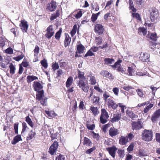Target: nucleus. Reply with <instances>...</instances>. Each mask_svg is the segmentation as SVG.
<instances>
[{
  "instance_id": "53",
  "label": "nucleus",
  "mask_w": 160,
  "mask_h": 160,
  "mask_svg": "<svg viewBox=\"0 0 160 160\" xmlns=\"http://www.w3.org/2000/svg\"><path fill=\"white\" fill-rule=\"evenodd\" d=\"M136 92L138 94L140 97H143L144 96V94L143 91L140 89H138L136 90Z\"/></svg>"
},
{
  "instance_id": "56",
  "label": "nucleus",
  "mask_w": 160,
  "mask_h": 160,
  "mask_svg": "<svg viewBox=\"0 0 160 160\" xmlns=\"http://www.w3.org/2000/svg\"><path fill=\"white\" fill-rule=\"evenodd\" d=\"M92 50H91V49H90L87 53L86 54H85L84 57H87L88 56H92L93 55H94V54L92 52Z\"/></svg>"
},
{
  "instance_id": "11",
  "label": "nucleus",
  "mask_w": 160,
  "mask_h": 160,
  "mask_svg": "<svg viewBox=\"0 0 160 160\" xmlns=\"http://www.w3.org/2000/svg\"><path fill=\"white\" fill-rule=\"evenodd\" d=\"M19 26L21 27V28L23 32H27L28 28V25L27 21L24 20H22L21 21Z\"/></svg>"
},
{
  "instance_id": "58",
  "label": "nucleus",
  "mask_w": 160,
  "mask_h": 160,
  "mask_svg": "<svg viewBox=\"0 0 160 160\" xmlns=\"http://www.w3.org/2000/svg\"><path fill=\"white\" fill-rule=\"evenodd\" d=\"M23 55L21 54L20 55L18 56L17 57L14 58V59L15 61H19L21 59H22L23 58Z\"/></svg>"
},
{
  "instance_id": "20",
  "label": "nucleus",
  "mask_w": 160,
  "mask_h": 160,
  "mask_svg": "<svg viewBox=\"0 0 160 160\" xmlns=\"http://www.w3.org/2000/svg\"><path fill=\"white\" fill-rule=\"evenodd\" d=\"M65 39L64 41V45L65 47L68 46L70 44L71 38L68 34H65Z\"/></svg>"
},
{
  "instance_id": "54",
  "label": "nucleus",
  "mask_w": 160,
  "mask_h": 160,
  "mask_svg": "<svg viewBox=\"0 0 160 160\" xmlns=\"http://www.w3.org/2000/svg\"><path fill=\"white\" fill-rule=\"evenodd\" d=\"M87 128L91 130H93L95 128V125L94 124H87Z\"/></svg>"
},
{
  "instance_id": "44",
  "label": "nucleus",
  "mask_w": 160,
  "mask_h": 160,
  "mask_svg": "<svg viewBox=\"0 0 160 160\" xmlns=\"http://www.w3.org/2000/svg\"><path fill=\"white\" fill-rule=\"evenodd\" d=\"M128 72L129 75L132 76L134 75V70L132 67H128Z\"/></svg>"
},
{
  "instance_id": "22",
  "label": "nucleus",
  "mask_w": 160,
  "mask_h": 160,
  "mask_svg": "<svg viewBox=\"0 0 160 160\" xmlns=\"http://www.w3.org/2000/svg\"><path fill=\"white\" fill-rule=\"evenodd\" d=\"M128 142L127 137L121 136L119 140V143L121 145H124Z\"/></svg>"
},
{
  "instance_id": "46",
  "label": "nucleus",
  "mask_w": 160,
  "mask_h": 160,
  "mask_svg": "<svg viewBox=\"0 0 160 160\" xmlns=\"http://www.w3.org/2000/svg\"><path fill=\"white\" fill-rule=\"evenodd\" d=\"M95 41L97 42V45H99L101 44L102 42V38L100 37H96L95 38Z\"/></svg>"
},
{
  "instance_id": "36",
  "label": "nucleus",
  "mask_w": 160,
  "mask_h": 160,
  "mask_svg": "<svg viewBox=\"0 0 160 160\" xmlns=\"http://www.w3.org/2000/svg\"><path fill=\"white\" fill-rule=\"evenodd\" d=\"M90 109L92 111L93 114L95 115H97L99 112L97 107H91L90 108Z\"/></svg>"
},
{
  "instance_id": "19",
  "label": "nucleus",
  "mask_w": 160,
  "mask_h": 160,
  "mask_svg": "<svg viewBox=\"0 0 160 160\" xmlns=\"http://www.w3.org/2000/svg\"><path fill=\"white\" fill-rule=\"evenodd\" d=\"M88 79L89 80L92 85H95L96 83V79L95 77L92 76L90 73H88L87 75Z\"/></svg>"
},
{
  "instance_id": "63",
  "label": "nucleus",
  "mask_w": 160,
  "mask_h": 160,
  "mask_svg": "<svg viewBox=\"0 0 160 160\" xmlns=\"http://www.w3.org/2000/svg\"><path fill=\"white\" fill-rule=\"evenodd\" d=\"M98 17L96 14L94 13L92 14L91 18L92 21V22H94L97 19Z\"/></svg>"
},
{
  "instance_id": "16",
  "label": "nucleus",
  "mask_w": 160,
  "mask_h": 160,
  "mask_svg": "<svg viewBox=\"0 0 160 160\" xmlns=\"http://www.w3.org/2000/svg\"><path fill=\"white\" fill-rule=\"evenodd\" d=\"M33 87L34 90L37 92L41 91V89L43 87L41 84L38 82H34Z\"/></svg>"
},
{
  "instance_id": "2",
  "label": "nucleus",
  "mask_w": 160,
  "mask_h": 160,
  "mask_svg": "<svg viewBox=\"0 0 160 160\" xmlns=\"http://www.w3.org/2000/svg\"><path fill=\"white\" fill-rule=\"evenodd\" d=\"M122 62V61L121 60H119L115 63L114 65H111V67L114 69H116L122 74H125L127 73L126 69L125 68H123L120 65V63Z\"/></svg>"
},
{
  "instance_id": "57",
  "label": "nucleus",
  "mask_w": 160,
  "mask_h": 160,
  "mask_svg": "<svg viewBox=\"0 0 160 160\" xmlns=\"http://www.w3.org/2000/svg\"><path fill=\"white\" fill-rule=\"evenodd\" d=\"M134 147V145L133 143H131L130 145L128 146L127 149V151L130 152L132 151L133 150Z\"/></svg>"
},
{
  "instance_id": "12",
  "label": "nucleus",
  "mask_w": 160,
  "mask_h": 160,
  "mask_svg": "<svg viewBox=\"0 0 160 160\" xmlns=\"http://www.w3.org/2000/svg\"><path fill=\"white\" fill-rule=\"evenodd\" d=\"M95 32L99 34H102L103 32L104 28L103 26L99 24H96L95 26Z\"/></svg>"
},
{
  "instance_id": "45",
  "label": "nucleus",
  "mask_w": 160,
  "mask_h": 160,
  "mask_svg": "<svg viewBox=\"0 0 160 160\" xmlns=\"http://www.w3.org/2000/svg\"><path fill=\"white\" fill-rule=\"evenodd\" d=\"M40 62L42 65L45 68L48 67V64L46 60L44 59L41 60Z\"/></svg>"
},
{
  "instance_id": "64",
  "label": "nucleus",
  "mask_w": 160,
  "mask_h": 160,
  "mask_svg": "<svg viewBox=\"0 0 160 160\" xmlns=\"http://www.w3.org/2000/svg\"><path fill=\"white\" fill-rule=\"evenodd\" d=\"M122 88L126 91H128L129 90L132 88V87L129 86L128 85H125L124 86H122Z\"/></svg>"
},
{
  "instance_id": "47",
  "label": "nucleus",
  "mask_w": 160,
  "mask_h": 160,
  "mask_svg": "<svg viewBox=\"0 0 160 160\" xmlns=\"http://www.w3.org/2000/svg\"><path fill=\"white\" fill-rule=\"evenodd\" d=\"M103 97L105 102L107 101V99H108L110 97V95L107 92H105L103 95Z\"/></svg>"
},
{
  "instance_id": "13",
  "label": "nucleus",
  "mask_w": 160,
  "mask_h": 160,
  "mask_svg": "<svg viewBox=\"0 0 160 160\" xmlns=\"http://www.w3.org/2000/svg\"><path fill=\"white\" fill-rule=\"evenodd\" d=\"M109 134L112 137L119 134V130L114 127L111 128L109 131Z\"/></svg>"
},
{
  "instance_id": "42",
  "label": "nucleus",
  "mask_w": 160,
  "mask_h": 160,
  "mask_svg": "<svg viewBox=\"0 0 160 160\" xmlns=\"http://www.w3.org/2000/svg\"><path fill=\"white\" fill-rule=\"evenodd\" d=\"M153 106L152 104H150L149 105L146 107L144 109L143 112L144 113H146Z\"/></svg>"
},
{
  "instance_id": "61",
  "label": "nucleus",
  "mask_w": 160,
  "mask_h": 160,
  "mask_svg": "<svg viewBox=\"0 0 160 160\" xmlns=\"http://www.w3.org/2000/svg\"><path fill=\"white\" fill-rule=\"evenodd\" d=\"M14 127L15 130V133L17 134L18 133V123H15L14 125Z\"/></svg>"
},
{
  "instance_id": "48",
  "label": "nucleus",
  "mask_w": 160,
  "mask_h": 160,
  "mask_svg": "<svg viewBox=\"0 0 160 160\" xmlns=\"http://www.w3.org/2000/svg\"><path fill=\"white\" fill-rule=\"evenodd\" d=\"M118 153L119 156L121 158H123L124 156V150H118Z\"/></svg>"
},
{
  "instance_id": "1",
  "label": "nucleus",
  "mask_w": 160,
  "mask_h": 160,
  "mask_svg": "<svg viewBox=\"0 0 160 160\" xmlns=\"http://www.w3.org/2000/svg\"><path fill=\"white\" fill-rule=\"evenodd\" d=\"M153 132L152 130L145 129L142 134V138L144 141L149 142L152 139Z\"/></svg>"
},
{
  "instance_id": "52",
  "label": "nucleus",
  "mask_w": 160,
  "mask_h": 160,
  "mask_svg": "<svg viewBox=\"0 0 160 160\" xmlns=\"http://www.w3.org/2000/svg\"><path fill=\"white\" fill-rule=\"evenodd\" d=\"M5 52L7 54H12L13 53V50L12 48L9 47L5 50Z\"/></svg>"
},
{
  "instance_id": "24",
  "label": "nucleus",
  "mask_w": 160,
  "mask_h": 160,
  "mask_svg": "<svg viewBox=\"0 0 160 160\" xmlns=\"http://www.w3.org/2000/svg\"><path fill=\"white\" fill-rule=\"evenodd\" d=\"M38 92V93L36 95V99L37 100L40 101L43 99V97L44 96V91L43 90H41Z\"/></svg>"
},
{
  "instance_id": "32",
  "label": "nucleus",
  "mask_w": 160,
  "mask_h": 160,
  "mask_svg": "<svg viewBox=\"0 0 160 160\" xmlns=\"http://www.w3.org/2000/svg\"><path fill=\"white\" fill-rule=\"evenodd\" d=\"M10 68V72L12 75L14 74L15 73V70L16 68L14 65L12 63L10 64L9 66Z\"/></svg>"
},
{
  "instance_id": "30",
  "label": "nucleus",
  "mask_w": 160,
  "mask_h": 160,
  "mask_svg": "<svg viewBox=\"0 0 160 160\" xmlns=\"http://www.w3.org/2000/svg\"><path fill=\"white\" fill-rule=\"evenodd\" d=\"M37 79L38 78L37 77L33 75H28L27 76V82L28 83L34 80Z\"/></svg>"
},
{
  "instance_id": "35",
  "label": "nucleus",
  "mask_w": 160,
  "mask_h": 160,
  "mask_svg": "<svg viewBox=\"0 0 160 160\" xmlns=\"http://www.w3.org/2000/svg\"><path fill=\"white\" fill-rule=\"evenodd\" d=\"M73 81V78L71 77H69L68 79L66 82V86L67 88L69 87L72 85Z\"/></svg>"
},
{
  "instance_id": "28",
  "label": "nucleus",
  "mask_w": 160,
  "mask_h": 160,
  "mask_svg": "<svg viewBox=\"0 0 160 160\" xmlns=\"http://www.w3.org/2000/svg\"><path fill=\"white\" fill-rule=\"evenodd\" d=\"M60 15L59 10H58L56 11L55 13H53L51 14L50 17V20L52 21L56 18L57 17H58Z\"/></svg>"
},
{
  "instance_id": "18",
  "label": "nucleus",
  "mask_w": 160,
  "mask_h": 160,
  "mask_svg": "<svg viewBox=\"0 0 160 160\" xmlns=\"http://www.w3.org/2000/svg\"><path fill=\"white\" fill-rule=\"evenodd\" d=\"M160 116V110H157L153 114L152 118V122H155L159 118Z\"/></svg>"
},
{
  "instance_id": "37",
  "label": "nucleus",
  "mask_w": 160,
  "mask_h": 160,
  "mask_svg": "<svg viewBox=\"0 0 160 160\" xmlns=\"http://www.w3.org/2000/svg\"><path fill=\"white\" fill-rule=\"evenodd\" d=\"M104 61L105 64L107 65L112 64L114 62L113 59L109 58H105L104 60Z\"/></svg>"
},
{
  "instance_id": "4",
  "label": "nucleus",
  "mask_w": 160,
  "mask_h": 160,
  "mask_svg": "<svg viewBox=\"0 0 160 160\" xmlns=\"http://www.w3.org/2000/svg\"><path fill=\"white\" fill-rule=\"evenodd\" d=\"M101 115L100 117V121L102 123L104 124L108 120L109 116L108 112L104 109H102L101 111Z\"/></svg>"
},
{
  "instance_id": "40",
  "label": "nucleus",
  "mask_w": 160,
  "mask_h": 160,
  "mask_svg": "<svg viewBox=\"0 0 160 160\" xmlns=\"http://www.w3.org/2000/svg\"><path fill=\"white\" fill-rule=\"evenodd\" d=\"M46 113L50 117H55L57 115V114L53 111H45Z\"/></svg>"
},
{
  "instance_id": "49",
  "label": "nucleus",
  "mask_w": 160,
  "mask_h": 160,
  "mask_svg": "<svg viewBox=\"0 0 160 160\" xmlns=\"http://www.w3.org/2000/svg\"><path fill=\"white\" fill-rule=\"evenodd\" d=\"M6 39H4L2 37L0 38V46L1 47H3L4 46L5 44V42Z\"/></svg>"
},
{
  "instance_id": "25",
  "label": "nucleus",
  "mask_w": 160,
  "mask_h": 160,
  "mask_svg": "<svg viewBox=\"0 0 160 160\" xmlns=\"http://www.w3.org/2000/svg\"><path fill=\"white\" fill-rule=\"evenodd\" d=\"M22 140L21 136L20 135H18L16 136L13 139L12 142V144H15L19 141Z\"/></svg>"
},
{
  "instance_id": "5",
  "label": "nucleus",
  "mask_w": 160,
  "mask_h": 160,
  "mask_svg": "<svg viewBox=\"0 0 160 160\" xmlns=\"http://www.w3.org/2000/svg\"><path fill=\"white\" fill-rule=\"evenodd\" d=\"M46 33L45 34L46 38L49 39L52 36L54 33L55 31L52 25H50L47 28L46 30Z\"/></svg>"
},
{
  "instance_id": "15",
  "label": "nucleus",
  "mask_w": 160,
  "mask_h": 160,
  "mask_svg": "<svg viewBox=\"0 0 160 160\" xmlns=\"http://www.w3.org/2000/svg\"><path fill=\"white\" fill-rule=\"evenodd\" d=\"M132 126L133 130H138L142 128V125L140 122H133L132 124Z\"/></svg>"
},
{
  "instance_id": "41",
  "label": "nucleus",
  "mask_w": 160,
  "mask_h": 160,
  "mask_svg": "<svg viewBox=\"0 0 160 160\" xmlns=\"http://www.w3.org/2000/svg\"><path fill=\"white\" fill-rule=\"evenodd\" d=\"M77 29V25L76 24H75L73 26V28L70 32V34L72 37H73L76 33Z\"/></svg>"
},
{
  "instance_id": "23",
  "label": "nucleus",
  "mask_w": 160,
  "mask_h": 160,
  "mask_svg": "<svg viewBox=\"0 0 160 160\" xmlns=\"http://www.w3.org/2000/svg\"><path fill=\"white\" fill-rule=\"evenodd\" d=\"M101 74L103 76L108 78L110 79H112V75L108 72L106 71H103L101 72Z\"/></svg>"
},
{
  "instance_id": "26",
  "label": "nucleus",
  "mask_w": 160,
  "mask_h": 160,
  "mask_svg": "<svg viewBox=\"0 0 160 160\" xmlns=\"http://www.w3.org/2000/svg\"><path fill=\"white\" fill-rule=\"evenodd\" d=\"M36 135V133L35 131L31 130L28 133L27 137V140H29L32 139Z\"/></svg>"
},
{
  "instance_id": "27",
  "label": "nucleus",
  "mask_w": 160,
  "mask_h": 160,
  "mask_svg": "<svg viewBox=\"0 0 160 160\" xmlns=\"http://www.w3.org/2000/svg\"><path fill=\"white\" fill-rule=\"evenodd\" d=\"M39 51V47L36 46L35 49L34 50V56L35 58V60L34 61V62H36L38 61V55Z\"/></svg>"
},
{
  "instance_id": "55",
  "label": "nucleus",
  "mask_w": 160,
  "mask_h": 160,
  "mask_svg": "<svg viewBox=\"0 0 160 160\" xmlns=\"http://www.w3.org/2000/svg\"><path fill=\"white\" fill-rule=\"evenodd\" d=\"M132 15L133 17L136 18L138 20H140L141 19L140 17L139 14L138 13H132Z\"/></svg>"
},
{
  "instance_id": "10",
  "label": "nucleus",
  "mask_w": 160,
  "mask_h": 160,
  "mask_svg": "<svg viewBox=\"0 0 160 160\" xmlns=\"http://www.w3.org/2000/svg\"><path fill=\"white\" fill-rule=\"evenodd\" d=\"M57 7L56 2L53 1H52L50 3L47 4L46 9L47 10H49L52 12L55 10Z\"/></svg>"
},
{
  "instance_id": "14",
  "label": "nucleus",
  "mask_w": 160,
  "mask_h": 160,
  "mask_svg": "<svg viewBox=\"0 0 160 160\" xmlns=\"http://www.w3.org/2000/svg\"><path fill=\"white\" fill-rule=\"evenodd\" d=\"M106 149L113 158H115L116 151L117 150V148L115 147L107 148Z\"/></svg>"
},
{
  "instance_id": "3",
  "label": "nucleus",
  "mask_w": 160,
  "mask_h": 160,
  "mask_svg": "<svg viewBox=\"0 0 160 160\" xmlns=\"http://www.w3.org/2000/svg\"><path fill=\"white\" fill-rule=\"evenodd\" d=\"M149 12L150 13L151 21L153 22L158 17V11L155 8L152 7L149 8Z\"/></svg>"
},
{
  "instance_id": "8",
  "label": "nucleus",
  "mask_w": 160,
  "mask_h": 160,
  "mask_svg": "<svg viewBox=\"0 0 160 160\" xmlns=\"http://www.w3.org/2000/svg\"><path fill=\"white\" fill-rule=\"evenodd\" d=\"M105 102L106 104L108 105V108H112L113 109H116L118 106V104L115 103L111 98H109L107 99V101Z\"/></svg>"
},
{
  "instance_id": "51",
  "label": "nucleus",
  "mask_w": 160,
  "mask_h": 160,
  "mask_svg": "<svg viewBox=\"0 0 160 160\" xmlns=\"http://www.w3.org/2000/svg\"><path fill=\"white\" fill-rule=\"evenodd\" d=\"M121 108V111L122 113H124V108H126V106L123 105V103H119L118 105Z\"/></svg>"
},
{
  "instance_id": "31",
  "label": "nucleus",
  "mask_w": 160,
  "mask_h": 160,
  "mask_svg": "<svg viewBox=\"0 0 160 160\" xmlns=\"http://www.w3.org/2000/svg\"><path fill=\"white\" fill-rule=\"evenodd\" d=\"M138 32L140 34L142 33L144 36L146 35L147 33V29L144 27H140L138 29Z\"/></svg>"
},
{
  "instance_id": "38",
  "label": "nucleus",
  "mask_w": 160,
  "mask_h": 160,
  "mask_svg": "<svg viewBox=\"0 0 160 160\" xmlns=\"http://www.w3.org/2000/svg\"><path fill=\"white\" fill-rule=\"evenodd\" d=\"M26 121L32 128L33 127L34 125L33 123L28 116L26 117Z\"/></svg>"
},
{
  "instance_id": "33",
  "label": "nucleus",
  "mask_w": 160,
  "mask_h": 160,
  "mask_svg": "<svg viewBox=\"0 0 160 160\" xmlns=\"http://www.w3.org/2000/svg\"><path fill=\"white\" fill-rule=\"evenodd\" d=\"M84 73L83 72H81L78 71V78L79 79V80H83L84 81L86 79L85 77L84 76Z\"/></svg>"
},
{
  "instance_id": "7",
  "label": "nucleus",
  "mask_w": 160,
  "mask_h": 160,
  "mask_svg": "<svg viewBox=\"0 0 160 160\" xmlns=\"http://www.w3.org/2000/svg\"><path fill=\"white\" fill-rule=\"evenodd\" d=\"M58 146V142L57 141H55L49 148V153L51 155H53L54 153H56Z\"/></svg>"
},
{
  "instance_id": "29",
  "label": "nucleus",
  "mask_w": 160,
  "mask_h": 160,
  "mask_svg": "<svg viewBox=\"0 0 160 160\" xmlns=\"http://www.w3.org/2000/svg\"><path fill=\"white\" fill-rule=\"evenodd\" d=\"M83 144L87 146L91 147L92 145V143L90 140L86 137H84V138Z\"/></svg>"
},
{
  "instance_id": "6",
  "label": "nucleus",
  "mask_w": 160,
  "mask_h": 160,
  "mask_svg": "<svg viewBox=\"0 0 160 160\" xmlns=\"http://www.w3.org/2000/svg\"><path fill=\"white\" fill-rule=\"evenodd\" d=\"M78 86L81 88L82 90L85 92H88L89 87L88 85L85 83V82L83 80H79L77 82Z\"/></svg>"
},
{
  "instance_id": "43",
  "label": "nucleus",
  "mask_w": 160,
  "mask_h": 160,
  "mask_svg": "<svg viewBox=\"0 0 160 160\" xmlns=\"http://www.w3.org/2000/svg\"><path fill=\"white\" fill-rule=\"evenodd\" d=\"M92 98L93 103L96 104L99 103V97L94 96Z\"/></svg>"
},
{
  "instance_id": "50",
  "label": "nucleus",
  "mask_w": 160,
  "mask_h": 160,
  "mask_svg": "<svg viewBox=\"0 0 160 160\" xmlns=\"http://www.w3.org/2000/svg\"><path fill=\"white\" fill-rule=\"evenodd\" d=\"M52 67L53 70L55 71L59 68V66L58 64L56 62L53 63Z\"/></svg>"
},
{
  "instance_id": "17",
  "label": "nucleus",
  "mask_w": 160,
  "mask_h": 160,
  "mask_svg": "<svg viewBox=\"0 0 160 160\" xmlns=\"http://www.w3.org/2000/svg\"><path fill=\"white\" fill-rule=\"evenodd\" d=\"M126 113L132 119L138 118V116L135 115L133 112L132 110L128 109L126 110Z\"/></svg>"
},
{
  "instance_id": "34",
  "label": "nucleus",
  "mask_w": 160,
  "mask_h": 160,
  "mask_svg": "<svg viewBox=\"0 0 160 160\" xmlns=\"http://www.w3.org/2000/svg\"><path fill=\"white\" fill-rule=\"evenodd\" d=\"M77 49L79 53H82L84 50V47L82 44H79L77 46Z\"/></svg>"
},
{
  "instance_id": "39",
  "label": "nucleus",
  "mask_w": 160,
  "mask_h": 160,
  "mask_svg": "<svg viewBox=\"0 0 160 160\" xmlns=\"http://www.w3.org/2000/svg\"><path fill=\"white\" fill-rule=\"evenodd\" d=\"M62 29L61 28L59 29V31L56 33L55 37L56 39L58 40L60 39L62 32Z\"/></svg>"
},
{
  "instance_id": "62",
  "label": "nucleus",
  "mask_w": 160,
  "mask_h": 160,
  "mask_svg": "<svg viewBox=\"0 0 160 160\" xmlns=\"http://www.w3.org/2000/svg\"><path fill=\"white\" fill-rule=\"evenodd\" d=\"M22 133L23 132H24L26 131L27 128H28V127L27 126V124L26 123L23 122L22 123Z\"/></svg>"
},
{
  "instance_id": "21",
  "label": "nucleus",
  "mask_w": 160,
  "mask_h": 160,
  "mask_svg": "<svg viewBox=\"0 0 160 160\" xmlns=\"http://www.w3.org/2000/svg\"><path fill=\"white\" fill-rule=\"evenodd\" d=\"M121 116V113H117L113 115V117L112 118L111 121L112 122H116L120 120Z\"/></svg>"
},
{
  "instance_id": "60",
  "label": "nucleus",
  "mask_w": 160,
  "mask_h": 160,
  "mask_svg": "<svg viewBox=\"0 0 160 160\" xmlns=\"http://www.w3.org/2000/svg\"><path fill=\"white\" fill-rule=\"evenodd\" d=\"M65 157L64 155L61 154L59 155L56 158V160H65Z\"/></svg>"
},
{
  "instance_id": "9",
  "label": "nucleus",
  "mask_w": 160,
  "mask_h": 160,
  "mask_svg": "<svg viewBox=\"0 0 160 160\" xmlns=\"http://www.w3.org/2000/svg\"><path fill=\"white\" fill-rule=\"evenodd\" d=\"M149 54L145 52H142L140 54V59L144 62H148L149 61Z\"/></svg>"
},
{
  "instance_id": "59",
  "label": "nucleus",
  "mask_w": 160,
  "mask_h": 160,
  "mask_svg": "<svg viewBox=\"0 0 160 160\" xmlns=\"http://www.w3.org/2000/svg\"><path fill=\"white\" fill-rule=\"evenodd\" d=\"M47 98H45L44 99H41L40 102L41 104L43 106H46L47 105Z\"/></svg>"
}]
</instances>
